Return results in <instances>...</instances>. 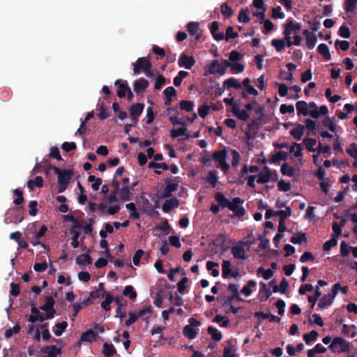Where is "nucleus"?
Listing matches in <instances>:
<instances>
[{"mask_svg": "<svg viewBox=\"0 0 357 357\" xmlns=\"http://www.w3.org/2000/svg\"><path fill=\"white\" fill-rule=\"evenodd\" d=\"M48 168L50 169H52L54 174L57 176V181L59 183H66L69 185L70 181L74 174L73 169H62L58 167L53 166L52 165H50Z\"/></svg>", "mask_w": 357, "mask_h": 357, "instance_id": "obj_1", "label": "nucleus"}, {"mask_svg": "<svg viewBox=\"0 0 357 357\" xmlns=\"http://www.w3.org/2000/svg\"><path fill=\"white\" fill-rule=\"evenodd\" d=\"M24 220L22 208L20 206L10 209L6 213L4 222L6 224H18Z\"/></svg>", "mask_w": 357, "mask_h": 357, "instance_id": "obj_2", "label": "nucleus"}, {"mask_svg": "<svg viewBox=\"0 0 357 357\" xmlns=\"http://www.w3.org/2000/svg\"><path fill=\"white\" fill-rule=\"evenodd\" d=\"M329 348L334 353H348L350 351L349 343L340 337H335L329 346Z\"/></svg>", "mask_w": 357, "mask_h": 357, "instance_id": "obj_3", "label": "nucleus"}, {"mask_svg": "<svg viewBox=\"0 0 357 357\" xmlns=\"http://www.w3.org/2000/svg\"><path fill=\"white\" fill-rule=\"evenodd\" d=\"M188 322L189 324L184 327L183 333L185 337L192 340L197 337V328L201 326V322L192 317L189 319Z\"/></svg>", "mask_w": 357, "mask_h": 357, "instance_id": "obj_4", "label": "nucleus"}, {"mask_svg": "<svg viewBox=\"0 0 357 357\" xmlns=\"http://www.w3.org/2000/svg\"><path fill=\"white\" fill-rule=\"evenodd\" d=\"M133 73L134 75H139L141 70H143L145 74H149L150 68H151V63L150 60L146 57L139 58L135 63H133Z\"/></svg>", "mask_w": 357, "mask_h": 357, "instance_id": "obj_5", "label": "nucleus"}, {"mask_svg": "<svg viewBox=\"0 0 357 357\" xmlns=\"http://www.w3.org/2000/svg\"><path fill=\"white\" fill-rule=\"evenodd\" d=\"M301 30V24L294 20L293 18L289 17L287 20L284 24L283 35L290 36L292 33L298 34Z\"/></svg>", "mask_w": 357, "mask_h": 357, "instance_id": "obj_6", "label": "nucleus"}, {"mask_svg": "<svg viewBox=\"0 0 357 357\" xmlns=\"http://www.w3.org/2000/svg\"><path fill=\"white\" fill-rule=\"evenodd\" d=\"M243 204V199H241L240 197H235L232 199V202H231L228 208L234 213L236 216L242 217L245 213V210L242 206Z\"/></svg>", "mask_w": 357, "mask_h": 357, "instance_id": "obj_7", "label": "nucleus"}, {"mask_svg": "<svg viewBox=\"0 0 357 357\" xmlns=\"http://www.w3.org/2000/svg\"><path fill=\"white\" fill-rule=\"evenodd\" d=\"M195 62L196 61L192 56H188L186 54L182 53L179 57L178 63L180 67L191 69Z\"/></svg>", "mask_w": 357, "mask_h": 357, "instance_id": "obj_8", "label": "nucleus"}, {"mask_svg": "<svg viewBox=\"0 0 357 357\" xmlns=\"http://www.w3.org/2000/svg\"><path fill=\"white\" fill-rule=\"evenodd\" d=\"M272 176V170L267 166H265L264 169L259 173L257 182L259 184L266 183L271 180Z\"/></svg>", "mask_w": 357, "mask_h": 357, "instance_id": "obj_9", "label": "nucleus"}, {"mask_svg": "<svg viewBox=\"0 0 357 357\" xmlns=\"http://www.w3.org/2000/svg\"><path fill=\"white\" fill-rule=\"evenodd\" d=\"M166 184V187L163 190L162 192L160 195V197L162 198H169L172 197V192L176 191L178 188V182L177 183H169V180L167 179L165 181Z\"/></svg>", "mask_w": 357, "mask_h": 357, "instance_id": "obj_10", "label": "nucleus"}, {"mask_svg": "<svg viewBox=\"0 0 357 357\" xmlns=\"http://www.w3.org/2000/svg\"><path fill=\"white\" fill-rule=\"evenodd\" d=\"M303 34L305 36L306 40L307 47L309 50H312L317 42V36L313 32H311L307 29H305L303 31Z\"/></svg>", "mask_w": 357, "mask_h": 357, "instance_id": "obj_11", "label": "nucleus"}, {"mask_svg": "<svg viewBox=\"0 0 357 357\" xmlns=\"http://www.w3.org/2000/svg\"><path fill=\"white\" fill-rule=\"evenodd\" d=\"M187 29L190 36H195L196 40H201L202 34L199 33V24L198 22H189L187 25Z\"/></svg>", "mask_w": 357, "mask_h": 357, "instance_id": "obj_12", "label": "nucleus"}, {"mask_svg": "<svg viewBox=\"0 0 357 357\" xmlns=\"http://www.w3.org/2000/svg\"><path fill=\"white\" fill-rule=\"evenodd\" d=\"M115 85L118 86L117 96L119 98H122L126 96V93L130 89V87L126 81H122L121 79H116L115 81Z\"/></svg>", "mask_w": 357, "mask_h": 357, "instance_id": "obj_13", "label": "nucleus"}, {"mask_svg": "<svg viewBox=\"0 0 357 357\" xmlns=\"http://www.w3.org/2000/svg\"><path fill=\"white\" fill-rule=\"evenodd\" d=\"M210 31L213 37V38L217 41H220L224 39L225 34L223 32H218L219 29V23L217 21L213 22L210 26Z\"/></svg>", "mask_w": 357, "mask_h": 357, "instance_id": "obj_14", "label": "nucleus"}, {"mask_svg": "<svg viewBox=\"0 0 357 357\" xmlns=\"http://www.w3.org/2000/svg\"><path fill=\"white\" fill-rule=\"evenodd\" d=\"M55 301L52 296H47L45 298V303L43 305L40 306V309L47 313L52 312L54 316L56 310L54 308Z\"/></svg>", "mask_w": 357, "mask_h": 357, "instance_id": "obj_15", "label": "nucleus"}, {"mask_svg": "<svg viewBox=\"0 0 357 357\" xmlns=\"http://www.w3.org/2000/svg\"><path fill=\"white\" fill-rule=\"evenodd\" d=\"M148 86L149 82L143 77L134 82V91L137 93L145 91Z\"/></svg>", "mask_w": 357, "mask_h": 357, "instance_id": "obj_16", "label": "nucleus"}, {"mask_svg": "<svg viewBox=\"0 0 357 357\" xmlns=\"http://www.w3.org/2000/svg\"><path fill=\"white\" fill-rule=\"evenodd\" d=\"M297 114L299 116L300 114H303V116H310L312 110L307 109V103L304 100L298 101L296 104Z\"/></svg>", "mask_w": 357, "mask_h": 357, "instance_id": "obj_17", "label": "nucleus"}, {"mask_svg": "<svg viewBox=\"0 0 357 357\" xmlns=\"http://www.w3.org/2000/svg\"><path fill=\"white\" fill-rule=\"evenodd\" d=\"M232 113L240 120L246 121L250 118L249 113L245 110H241L238 105H234L231 109Z\"/></svg>", "mask_w": 357, "mask_h": 357, "instance_id": "obj_18", "label": "nucleus"}, {"mask_svg": "<svg viewBox=\"0 0 357 357\" xmlns=\"http://www.w3.org/2000/svg\"><path fill=\"white\" fill-rule=\"evenodd\" d=\"M179 202L176 198L167 199L162 204V209L164 212L168 213L172 209L178 207Z\"/></svg>", "mask_w": 357, "mask_h": 357, "instance_id": "obj_19", "label": "nucleus"}, {"mask_svg": "<svg viewBox=\"0 0 357 357\" xmlns=\"http://www.w3.org/2000/svg\"><path fill=\"white\" fill-rule=\"evenodd\" d=\"M144 105L143 103H135L132 105L130 109V116L139 117L143 112Z\"/></svg>", "mask_w": 357, "mask_h": 357, "instance_id": "obj_20", "label": "nucleus"}, {"mask_svg": "<svg viewBox=\"0 0 357 357\" xmlns=\"http://www.w3.org/2000/svg\"><path fill=\"white\" fill-rule=\"evenodd\" d=\"M104 296L105 297V300L102 302L101 307L105 311H109L111 310L110 304L113 302L114 296L108 291H105V295H101L102 298Z\"/></svg>", "mask_w": 357, "mask_h": 357, "instance_id": "obj_21", "label": "nucleus"}, {"mask_svg": "<svg viewBox=\"0 0 357 357\" xmlns=\"http://www.w3.org/2000/svg\"><path fill=\"white\" fill-rule=\"evenodd\" d=\"M231 253L235 259H246L245 252L242 246L235 245L231 248Z\"/></svg>", "mask_w": 357, "mask_h": 357, "instance_id": "obj_22", "label": "nucleus"}, {"mask_svg": "<svg viewBox=\"0 0 357 357\" xmlns=\"http://www.w3.org/2000/svg\"><path fill=\"white\" fill-rule=\"evenodd\" d=\"M305 130V126L302 124H297L296 126L290 130V134L294 139L299 141L301 139Z\"/></svg>", "mask_w": 357, "mask_h": 357, "instance_id": "obj_23", "label": "nucleus"}, {"mask_svg": "<svg viewBox=\"0 0 357 357\" xmlns=\"http://www.w3.org/2000/svg\"><path fill=\"white\" fill-rule=\"evenodd\" d=\"M131 191V188L128 185L122 187L118 192L119 199L123 202L129 201L130 199Z\"/></svg>", "mask_w": 357, "mask_h": 357, "instance_id": "obj_24", "label": "nucleus"}, {"mask_svg": "<svg viewBox=\"0 0 357 357\" xmlns=\"http://www.w3.org/2000/svg\"><path fill=\"white\" fill-rule=\"evenodd\" d=\"M215 199L218 203L219 206L224 208H229L231 202H229L226 197L221 192H217L215 195Z\"/></svg>", "mask_w": 357, "mask_h": 357, "instance_id": "obj_25", "label": "nucleus"}, {"mask_svg": "<svg viewBox=\"0 0 357 357\" xmlns=\"http://www.w3.org/2000/svg\"><path fill=\"white\" fill-rule=\"evenodd\" d=\"M43 353H47L48 357H56L61 353V349L57 348L55 345L47 346L42 349Z\"/></svg>", "mask_w": 357, "mask_h": 357, "instance_id": "obj_26", "label": "nucleus"}, {"mask_svg": "<svg viewBox=\"0 0 357 357\" xmlns=\"http://www.w3.org/2000/svg\"><path fill=\"white\" fill-rule=\"evenodd\" d=\"M288 158V153L285 151H280L273 155L271 162L273 164H278L280 160H287Z\"/></svg>", "mask_w": 357, "mask_h": 357, "instance_id": "obj_27", "label": "nucleus"}, {"mask_svg": "<svg viewBox=\"0 0 357 357\" xmlns=\"http://www.w3.org/2000/svg\"><path fill=\"white\" fill-rule=\"evenodd\" d=\"M227 151L225 149H222L220 151H216L213 153L212 158L218 162L219 164L225 161L227 159Z\"/></svg>", "mask_w": 357, "mask_h": 357, "instance_id": "obj_28", "label": "nucleus"}, {"mask_svg": "<svg viewBox=\"0 0 357 357\" xmlns=\"http://www.w3.org/2000/svg\"><path fill=\"white\" fill-rule=\"evenodd\" d=\"M116 353V350L112 344H103L102 354L105 357H112Z\"/></svg>", "mask_w": 357, "mask_h": 357, "instance_id": "obj_29", "label": "nucleus"}, {"mask_svg": "<svg viewBox=\"0 0 357 357\" xmlns=\"http://www.w3.org/2000/svg\"><path fill=\"white\" fill-rule=\"evenodd\" d=\"M217 242L223 252H226L229 248V243L227 240L225 234H220L217 238Z\"/></svg>", "mask_w": 357, "mask_h": 357, "instance_id": "obj_30", "label": "nucleus"}, {"mask_svg": "<svg viewBox=\"0 0 357 357\" xmlns=\"http://www.w3.org/2000/svg\"><path fill=\"white\" fill-rule=\"evenodd\" d=\"M43 185V179L41 176H37L33 180H29L27 182V186L31 190H33L34 187L36 186L38 188H41Z\"/></svg>", "mask_w": 357, "mask_h": 357, "instance_id": "obj_31", "label": "nucleus"}, {"mask_svg": "<svg viewBox=\"0 0 357 357\" xmlns=\"http://www.w3.org/2000/svg\"><path fill=\"white\" fill-rule=\"evenodd\" d=\"M280 171L282 175L289 177H293L295 174L294 168L286 162L282 165Z\"/></svg>", "mask_w": 357, "mask_h": 357, "instance_id": "obj_32", "label": "nucleus"}, {"mask_svg": "<svg viewBox=\"0 0 357 357\" xmlns=\"http://www.w3.org/2000/svg\"><path fill=\"white\" fill-rule=\"evenodd\" d=\"M207 331L208 334L211 335V338L215 341L219 342L222 338V335L220 331H219L217 328L210 326L207 328Z\"/></svg>", "mask_w": 357, "mask_h": 357, "instance_id": "obj_33", "label": "nucleus"}, {"mask_svg": "<svg viewBox=\"0 0 357 357\" xmlns=\"http://www.w3.org/2000/svg\"><path fill=\"white\" fill-rule=\"evenodd\" d=\"M317 51L319 54L323 56L324 59L326 61H328L331 59V54L329 52V49L326 44H320L317 47Z\"/></svg>", "mask_w": 357, "mask_h": 357, "instance_id": "obj_34", "label": "nucleus"}, {"mask_svg": "<svg viewBox=\"0 0 357 357\" xmlns=\"http://www.w3.org/2000/svg\"><path fill=\"white\" fill-rule=\"evenodd\" d=\"M219 264L216 262L212 261H208L206 262V268L208 271H211V275L213 277H218L220 274L219 270H218Z\"/></svg>", "mask_w": 357, "mask_h": 357, "instance_id": "obj_35", "label": "nucleus"}, {"mask_svg": "<svg viewBox=\"0 0 357 357\" xmlns=\"http://www.w3.org/2000/svg\"><path fill=\"white\" fill-rule=\"evenodd\" d=\"M333 302V301L331 298H329L327 295H324L320 298L318 303V307L321 310H324L331 306Z\"/></svg>", "mask_w": 357, "mask_h": 357, "instance_id": "obj_36", "label": "nucleus"}, {"mask_svg": "<svg viewBox=\"0 0 357 357\" xmlns=\"http://www.w3.org/2000/svg\"><path fill=\"white\" fill-rule=\"evenodd\" d=\"M122 294L124 296L128 297L130 300H135L137 297V293L131 285L126 286Z\"/></svg>", "mask_w": 357, "mask_h": 357, "instance_id": "obj_37", "label": "nucleus"}, {"mask_svg": "<svg viewBox=\"0 0 357 357\" xmlns=\"http://www.w3.org/2000/svg\"><path fill=\"white\" fill-rule=\"evenodd\" d=\"M257 273V275H261L263 278L266 280H269L273 275V271L271 269H265L262 266L258 268Z\"/></svg>", "mask_w": 357, "mask_h": 357, "instance_id": "obj_38", "label": "nucleus"}, {"mask_svg": "<svg viewBox=\"0 0 357 357\" xmlns=\"http://www.w3.org/2000/svg\"><path fill=\"white\" fill-rule=\"evenodd\" d=\"M224 86H225L227 89L234 88L236 89H239L241 88V84L234 77H230L226 79L224 82Z\"/></svg>", "mask_w": 357, "mask_h": 357, "instance_id": "obj_39", "label": "nucleus"}, {"mask_svg": "<svg viewBox=\"0 0 357 357\" xmlns=\"http://www.w3.org/2000/svg\"><path fill=\"white\" fill-rule=\"evenodd\" d=\"M76 263L77 264H84V263L87 264H91L93 261V259L91 258V257L88 254H83V255H79L76 259Z\"/></svg>", "mask_w": 357, "mask_h": 357, "instance_id": "obj_40", "label": "nucleus"}, {"mask_svg": "<svg viewBox=\"0 0 357 357\" xmlns=\"http://www.w3.org/2000/svg\"><path fill=\"white\" fill-rule=\"evenodd\" d=\"M218 66V60H213L212 62L207 66V69L206 70L205 75L216 74V70Z\"/></svg>", "mask_w": 357, "mask_h": 357, "instance_id": "obj_41", "label": "nucleus"}, {"mask_svg": "<svg viewBox=\"0 0 357 357\" xmlns=\"http://www.w3.org/2000/svg\"><path fill=\"white\" fill-rule=\"evenodd\" d=\"M220 10L225 18H229L234 14V10L227 3H224L220 6Z\"/></svg>", "mask_w": 357, "mask_h": 357, "instance_id": "obj_42", "label": "nucleus"}, {"mask_svg": "<svg viewBox=\"0 0 357 357\" xmlns=\"http://www.w3.org/2000/svg\"><path fill=\"white\" fill-rule=\"evenodd\" d=\"M96 336V333L92 329H90L82 334L80 340L83 342H92V340H94Z\"/></svg>", "mask_w": 357, "mask_h": 357, "instance_id": "obj_43", "label": "nucleus"}, {"mask_svg": "<svg viewBox=\"0 0 357 357\" xmlns=\"http://www.w3.org/2000/svg\"><path fill=\"white\" fill-rule=\"evenodd\" d=\"M321 292L319 289V287H316L314 296H308L307 301L311 304L310 307L313 308L316 304L317 301L321 296Z\"/></svg>", "mask_w": 357, "mask_h": 357, "instance_id": "obj_44", "label": "nucleus"}, {"mask_svg": "<svg viewBox=\"0 0 357 357\" xmlns=\"http://www.w3.org/2000/svg\"><path fill=\"white\" fill-rule=\"evenodd\" d=\"M290 241L294 244H301L303 242H306V234L303 232L298 233L296 236L291 238Z\"/></svg>", "mask_w": 357, "mask_h": 357, "instance_id": "obj_45", "label": "nucleus"}, {"mask_svg": "<svg viewBox=\"0 0 357 357\" xmlns=\"http://www.w3.org/2000/svg\"><path fill=\"white\" fill-rule=\"evenodd\" d=\"M328 112V109L326 105H321L318 110H312L311 116L313 119H318L320 115H326Z\"/></svg>", "mask_w": 357, "mask_h": 357, "instance_id": "obj_46", "label": "nucleus"}, {"mask_svg": "<svg viewBox=\"0 0 357 357\" xmlns=\"http://www.w3.org/2000/svg\"><path fill=\"white\" fill-rule=\"evenodd\" d=\"M231 263L228 260H224L222 264V276L224 278H227L231 273Z\"/></svg>", "mask_w": 357, "mask_h": 357, "instance_id": "obj_47", "label": "nucleus"}, {"mask_svg": "<svg viewBox=\"0 0 357 357\" xmlns=\"http://www.w3.org/2000/svg\"><path fill=\"white\" fill-rule=\"evenodd\" d=\"M322 124L324 127L328 128L331 132H335L337 127L329 116H326L323 119Z\"/></svg>", "mask_w": 357, "mask_h": 357, "instance_id": "obj_48", "label": "nucleus"}, {"mask_svg": "<svg viewBox=\"0 0 357 357\" xmlns=\"http://www.w3.org/2000/svg\"><path fill=\"white\" fill-rule=\"evenodd\" d=\"M274 214H275V215L279 216L280 220H285V219L287 217H289L291 215V209L289 206H286L285 211L280 210V211H275Z\"/></svg>", "mask_w": 357, "mask_h": 357, "instance_id": "obj_49", "label": "nucleus"}, {"mask_svg": "<svg viewBox=\"0 0 357 357\" xmlns=\"http://www.w3.org/2000/svg\"><path fill=\"white\" fill-rule=\"evenodd\" d=\"M180 109L185 110L186 112H191L193 110L195 103L190 100H181L179 103Z\"/></svg>", "mask_w": 357, "mask_h": 357, "instance_id": "obj_50", "label": "nucleus"}, {"mask_svg": "<svg viewBox=\"0 0 357 357\" xmlns=\"http://www.w3.org/2000/svg\"><path fill=\"white\" fill-rule=\"evenodd\" d=\"M303 143L305 146L306 149L310 152H315L316 149L314 148V146L316 144L317 142L315 139L313 138H305L303 141Z\"/></svg>", "mask_w": 357, "mask_h": 357, "instance_id": "obj_51", "label": "nucleus"}, {"mask_svg": "<svg viewBox=\"0 0 357 357\" xmlns=\"http://www.w3.org/2000/svg\"><path fill=\"white\" fill-rule=\"evenodd\" d=\"M13 192L15 195H16L17 197L16 199H15L13 200V203L16 206H19V205L22 204L24 201L22 190L20 188H17V189H15L13 191Z\"/></svg>", "mask_w": 357, "mask_h": 357, "instance_id": "obj_52", "label": "nucleus"}, {"mask_svg": "<svg viewBox=\"0 0 357 357\" xmlns=\"http://www.w3.org/2000/svg\"><path fill=\"white\" fill-rule=\"evenodd\" d=\"M318 336V333L316 331H312L308 333L303 335V340L307 344H309L312 341H315Z\"/></svg>", "mask_w": 357, "mask_h": 357, "instance_id": "obj_53", "label": "nucleus"}, {"mask_svg": "<svg viewBox=\"0 0 357 357\" xmlns=\"http://www.w3.org/2000/svg\"><path fill=\"white\" fill-rule=\"evenodd\" d=\"M271 45L275 48L277 52H280L284 48L286 43L282 39H273Z\"/></svg>", "mask_w": 357, "mask_h": 357, "instance_id": "obj_54", "label": "nucleus"}, {"mask_svg": "<svg viewBox=\"0 0 357 357\" xmlns=\"http://www.w3.org/2000/svg\"><path fill=\"white\" fill-rule=\"evenodd\" d=\"M357 0H345L344 8L346 13H351L356 8Z\"/></svg>", "mask_w": 357, "mask_h": 357, "instance_id": "obj_55", "label": "nucleus"}, {"mask_svg": "<svg viewBox=\"0 0 357 357\" xmlns=\"http://www.w3.org/2000/svg\"><path fill=\"white\" fill-rule=\"evenodd\" d=\"M255 286L256 282L252 280H250L248 282V284L242 288L241 292L245 295L246 296H248L252 294V290L250 287H254Z\"/></svg>", "mask_w": 357, "mask_h": 357, "instance_id": "obj_56", "label": "nucleus"}, {"mask_svg": "<svg viewBox=\"0 0 357 357\" xmlns=\"http://www.w3.org/2000/svg\"><path fill=\"white\" fill-rule=\"evenodd\" d=\"M99 113L98 117L100 120H105L109 116L107 109L105 107L104 103H101L99 105Z\"/></svg>", "mask_w": 357, "mask_h": 357, "instance_id": "obj_57", "label": "nucleus"}, {"mask_svg": "<svg viewBox=\"0 0 357 357\" xmlns=\"http://www.w3.org/2000/svg\"><path fill=\"white\" fill-rule=\"evenodd\" d=\"M21 329V327L19 324L15 325L13 328H9L6 330L5 332V337L8 339L13 336V334L18 333Z\"/></svg>", "mask_w": 357, "mask_h": 357, "instance_id": "obj_58", "label": "nucleus"}, {"mask_svg": "<svg viewBox=\"0 0 357 357\" xmlns=\"http://www.w3.org/2000/svg\"><path fill=\"white\" fill-rule=\"evenodd\" d=\"M68 326V323L66 321H62L61 323H57L56 324V327L57 330L54 331V333L56 336L59 337L62 335V333L66 331Z\"/></svg>", "mask_w": 357, "mask_h": 357, "instance_id": "obj_59", "label": "nucleus"}, {"mask_svg": "<svg viewBox=\"0 0 357 357\" xmlns=\"http://www.w3.org/2000/svg\"><path fill=\"white\" fill-rule=\"evenodd\" d=\"M337 244V238L332 236V238L326 241L323 245V250L325 251H329L333 247Z\"/></svg>", "mask_w": 357, "mask_h": 357, "instance_id": "obj_60", "label": "nucleus"}, {"mask_svg": "<svg viewBox=\"0 0 357 357\" xmlns=\"http://www.w3.org/2000/svg\"><path fill=\"white\" fill-rule=\"evenodd\" d=\"M267 234H268V231L265 230L264 231V235H260L259 236V239L260 240V243L259 244V248H262V249H266V248H269V245H270L269 240L264 238V236Z\"/></svg>", "mask_w": 357, "mask_h": 357, "instance_id": "obj_61", "label": "nucleus"}, {"mask_svg": "<svg viewBox=\"0 0 357 357\" xmlns=\"http://www.w3.org/2000/svg\"><path fill=\"white\" fill-rule=\"evenodd\" d=\"M169 301L171 303V304H172V305H177V306L183 305V301L182 298L177 294H176V296H174L172 294H170L169 297Z\"/></svg>", "mask_w": 357, "mask_h": 357, "instance_id": "obj_62", "label": "nucleus"}, {"mask_svg": "<svg viewBox=\"0 0 357 357\" xmlns=\"http://www.w3.org/2000/svg\"><path fill=\"white\" fill-rule=\"evenodd\" d=\"M186 131H187V128H185V127H182V128H178V129H172L170 131V136L172 138H176L179 136H183V135H185Z\"/></svg>", "mask_w": 357, "mask_h": 357, "instance_id": "obj_63", "label": "nucleus"}, {"mask_svg": "<svg viewBox=\"0 0 357 357\" xmlns=\"http://www.w3.org/2000/svg\"><path fill=\"white\" fill-rule=\"evenodd\" d=\"M231 63L227 60H223L222 64L219 63V66L217 68L216 73L223 75L226 73V68L229 67Z\"/></svg>", "mask_w": 357, "mask_h": 357, "instance_id": "obj_64", "label": "nucleus"}]
</instances>
